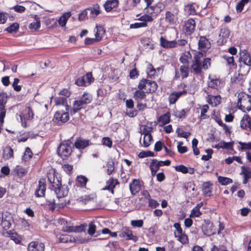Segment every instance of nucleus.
I'll return each mask as SVG.
<instances>
[{
	"label": "nucleus",
	"mask_w": 251,
	"mask_h": 251,
	"mask_svg": "<svg viewBox=\"0 0 251 251\" xmlns=\"http://www.w3.org/2000/svg\"><path fill=\"white\" fill-rule=\"evenodd\" d=\"M150 80L146 79H143L141 80L140 82L139 83L138 88H139V90H142L143 89L147 90V86L148 85V82H149Z\"/></svg>",
	"instance_id": "nucleus-53"
},
{
	"label": "nucleus",
	"mask_w": 251,
	"mask_h": 251,
	"mask_svg": "<svg viewBox=\"0 0 251 251\" xmlns=\"http://www.w3.org/2000/svg\"><path fill=\"white\" fill-rule=\"evenodd\" d=\"M32 156V152L30 149L28 147H26L25 151L22 156V159L23 161L26 162L30 160Z\"/></svg>",
	"instance_id": "nucleus-45"
},
{
	"label": "nucleus",
	"mask_w": 251,
	"mask_h": 251,
	"mask_svg": "<svg viewBox=\"0 0 251 251\" xmlns=\"http://www.w3.org/2000/svg\"><path fill=\"white\" fill-rule=\"evenodd\" d=\"M195 27V20L190 18L185 22L183 31L186 35H191L194 31Z\"/></svg>",
	"instance_id": "nucleus-9"
},
{
	"label": "nucleus",
	"mask_w": 251,
	"mask_h": 251,
	"mask_svg": "<svg viewBox=\"0 0 251 251\" xmlns=\"http://www.w3.org/2000/svg\"><path fill=\"white\" fill-rule=\"evenodd\" d=\"M240 60L245 65L249 67L251 66V54L247 50H244L241 52Z\"/></svg>",
	"instance_id": "nucleus-15"
},
{
	"label": "nucleus",
	"mask_w": 251,
	"mask_h": 251,
	"mask_svg": "<svg viewBox=\"0 0 251 251\" xmlns=\"http://www.w3.org/2000/svg\"><path fill=\"white\" fill-rule=\"evenodd\" d=\"M184 11L188 15H194L196 14V10L193 4H189L185 5Z\"/></svg>",
	"instance_id": "nucleus-43"
},
{
	"label": "nucleus",
	"mask_w": 251,
	"mask_h": 251,
	"mask_svg": "<svg viewBox=\"0 0 251 251\" xmlns=\"http://www.w3.org/2000/svg\"><path fill=\"white\" fill-rule=\"evenodd\" d=\"M46 189V184L44 179H40L38 182V187L35 191L36 197H42L45 196Z\"/></svg>",
	"instance_id": "nucleus-13"
},
{
	"label": "nucleus",
	"mask_w": 251,
	"mask_h": 251,
	"mask_svg": "<svg viewBox=\"0 0 251 251\" xmlns=\"http://www.w3.org/2000/svg\"><path fill=\"white\" fill-rule=\"evenodd\" d=\"M72 143L68 140L60 144L57 149V153L61 157H68L72 153Z\"/></svg>",
	"instance_id": "nucleus-5"
},
{
	"label": "nucleus",
	"mask_w": 251,
	"mask_h": 251,
	"mask_svg": "<svg viewBox=\"0 0 251 251\" xmlns=\"http://www.w3.org/2000/svg\"><path fill=\"white\" fill-rule=\"evenodd\" d=\"M210 58H203V54L201 52H198L194 56V59L191 66V71L194 75L201 76L202 70H206L211 65Z\"/></svg>",
	"instance_id": "nucleus-1"
},
{
	"label": "nucleus",
	"mask_w": 251,
	"mask_h": 251,
	"mask_svg": "<svg viewBox=\"0 0 251 251\" xmlns=\"http://www.w3.org/2000/svg\"><path fill=\"white\" fill-rule=\"evenodd\" d=\"M238 143L241 146V150H251V142L244 143L242 142H239Z\"/></svg>",
	"instance_id": "nucleus-64"
},
{
	"label": "nucleus",
	"mask_w": 251,
	"mask_h": 251,
	"mask_svg": "<svg viewBox=\"0 0 251 251\" xmlns=\"http://www.w3.org/2000/svg\"><path fill=\"white\" fill-rule=\"evenodd\" d=\"M92 200V198L90 195H85L79 197L77 200L79 202H81L82 203L85 204Z\"/></svg>",
	"instance_id": "nucleus-61"
},
{
	"label": "nucleus",
	"mask_w": 251,
	"mask_h": 251,
	"mask_svg": "<svg viewBox=\"0 0 251 251\" xmlns=\"http://www.w3.org/2000/svg\"><path fill=\"white\" fill-rule=\"evenodd\" d=\"M203 234L206 236H210L215 233V231L213 229L212 224H207L204 225L202 227Z\"/></svg>",
	"instance_id": "nucleus-33"
},
{
	"label": "nucleus",
	"mask_w": 251,
	"mask_h": 251,
	"mask_svg": "<svg viewBox=\"0 0 251 251\" xmlns=\"http://www.w3.org/2000/svg\"><path fill=\"white\" fill-rule=\"evenodd\" d=\"M186 91L185 90L173 92L171 93L169 97V101L171 104H174L177 100L178 98L182 95H185L186 94Z\"/></svg>",
	"instance_id": "nucleus-21"
},
{
	"label": "nucleus",
	"mask_w": 251,
	"mask_h": 251,
	"mask_svg": "<svg viewBox=\"0 0 251 251\" xmlns=\"http://www.w3.org/2000/svg\"><path fill=\"white\" fill-rule=\"evenodd\" d=\"M3 223L0 224V226L5 230L8 229L11 226L12 222H13L12 216L11 214H8V217H5Z\"/></svg>",
	"instance_id": "nucleus-34"
},
{
	"label": "nucleus",
	"mask_w": 251,
	"mask_h": 251,
	"mask_svg": "<svg viewBox=\"0 0 251 251\" xmlns=\"http://www.w3.org/2000/svg\"><path fill=\"white\" fill-rule=\"evenodd\" d=\"M163 3L159 2L155 5L150 6L148 9V13L153 16H156L159 14L164 8Z\"/></svg>",
	"instance_id": "nucleus-14"
},
{
	"label": "nucleus",
	"mask_w": 251,
	"mask_h": 251,
	"mask_svg": "<svg viewBox=\"0 0 251 251\" xmlns=\"http://www.w3.org/2000/svg\"><path fill=\"white\" fill-rule=\"evenodd\" d=\"M19 25L18 23H15L9 26L6 28V31L9 33L16 32L19 29Z\"/></svg>",
	"instance_id": "nucleus-58"
},
{
	"label": "nucleus",
	"mask_w": 251,
	"mask_h": 251,
	"mask_svg": "<svg viewBox=\"0 0 251 251\" xmlns=\"http://www.w3.org/2000/svg\"><path fill=\"white\" fill-rule=\"evenodd\" d=\"M129 189L131 193L134 195L139 192L141 189L139 181L136 179H133L129 184Z\"/></svg>",
	"instance_id": "nucleus-20"
},
{
	"label": "nucleus",
	"mask_w": 251,
	"mask_h": 251,
	"mask_svg": "<svg viewBox=\"0 0 251 251\" xmlns=\"http://www.w3.org/2000/svg\"><path fill=\"white\" fill-rule=\"evenodd\" d=\"M160 44L162 48L165 49L175 48L176 47V41H168L161 36L160 38Z\"/></svg>",
	"instance_id": "nucleus-18"
},
{
	"label": "nucleus",
	"mask_w": 251,
	"mask_h": 251,
	"mask_svg": "<svg viewBox=\"0 0 251 251\" xmlns=\"http://www.w3.org/2000/svg\"><path fill=\"white\" fill-rule=\"evenodd\" d=\"M88 179L83 176H79L77 177V184L81 187H85Z\"/></svg>",
	"instance_id": "nucleus-49"
},
{
	"label": "nucleus",
	"mask_w": 251,
	"mask_h": 251,
	"mask_svg": "<svg viewBox=\"0 0 251 251\" xmlns=\"http://www.w3.org/2000/svg\"><path fill=\"white\" fill-rule=\"evenodd\" d=\"M14 172L20 178L23 177L27 173V170L21 166H17L14 169Z\"/></svg>",
	"instance_id": "nucleus-36"
},
{
	"label": "nucleus",
	"mask_w": 251,
	"mask_h": 251,
	"mask_svg": "<svg viewBox=\"0 0 251 251\" xmlns=\"http://www.w3.org/2000/svg\"><path fill=\"white\" fill-rule=\"evenodd\" d=\"M28 251H44L45 244L39 241H31L27 247Z\"/></svg>",
	"instance_id": "nucleus-11"
},
{
	"label": "nucleus",
	"mask_w": 251,
	"mask_h": 251,
	"mask_svg": "<svg viewBox=\"0 0 251 251\" xmlns=\"http://www.w3.org/2000/svg\"><path fill=\"white\" fill-rule=\"evenodd\" d=\"M93 100L92 95L84 92L79 100H75L73 103V108L70 109V114L73 115L83 108L84 105L89 104Z\"/></svg>",
	"instance_id": "nucleus-3"
},
{
	"label": "nucleus",
	"mask_w": 251,
	"mask_h": 251,
	"mask_svg": "<svg viewBox=\"0 0 251 251\" xmlns=\"http://www.w3.org/2000/svg\"><path fill=\"white\" fill-rule=\"evenodd\" d=\"M221 99V98L219 95L213 96L211 95H208L207 97V101L209 104L216 106L220 103Z\"/></svg>",
	"instance_id": "nucleus-25"
},
{
	"label": "nucleus",
	"mask_w": 251,
	"mask_h": 251,
	"mask_svg": "<svg viewBox=\"0 0 251 251\" xmlns=\"http://www.w3.org/2000/svg\"><path fill=\"white\" fill-rule=\"evenodd\" d=\"M119 236L121 238H125L126 240H131L136 242L138 240L137 236L133 235L132 231L127 227L123 228Z\"/></svg>",
	"instance_id": "nucleus-10"
},
{
	"label": "nucleus",
	"mask_w": 251,
	"mask_h": 251,
	"mask_svg": "<svg viewBox=\"0 0 251 251\" xmlns=\"http://www.w3.org/2000/svg\"><path fill=\"white\" fill-rule=\"evenodd\" d=\"M158 121L161 123L162 125H166L170 122V114L167 112L161 116L158 119Z\"/></svg>",
	"instance_id": "nucleus-41"
},
{
	"label": "nucleus",
	"mask_w": 251,
	"mask_h": 251,
	"mask_svg": "<svg viewBox=\"0 0 251 251\" xmlns=\"http://www.w3.org/2000/svg\"><path fill=\"white\" fill-rule=\"evenodd\" d=\"M87 10L90 12V17L92 18L96 17L100 13V6L98 4H95L92 7L87 8Z\"/></svg>",
	"instance_id": "nucleus-26"
},
{
	"label": "nucleus",
	"mask_w": 251,
	"mask_h": 251,
	"mask_svg": "<svg viewBox=\"0 0 251 251\" xmlns=\"http://www.w3.org/2000/svg\"><path fill=\"white\" fill-rule=\"evenodd\" d=\"M157 84L154 81L150 80L148 82V88L147 89V93L154 92L157 89Z\"/></svg>",
	"instance_id": "nucleus-44"
},
{
	"label": "nucleus",
	"mask_w": 251,
	"mask_h": 251,
	"mask_svg": "<svg viewBox=\"0 0 251 251\" xmlns=\"http://www.w3.org/2000/svg\"><path fill=\"white\" fill-rule=\"evenodd\" d=\"M242 169L241 173L244 175L243 183L246 184L249 179L251 177V171L248 169H246L244 167H242Z\"/></svg>",
	"instance_id": "nucleus-40"
},
{
	"label": "nucleus",
	"mask_w": 251,
	"mask_h": 251,
	"mask_svg": "<svg viewBox=\"0 0 251 251\" xmlns=\"http://www.w3.org/2000/svg\"><path fill=\"white\" fill-rule=\"evenodd\" d=\"M119 182L118 180L113 178H110L107 182L106 186L102 189L104 190H108L111 191L112 193L114 192V188L116 185L118 184Z\"/></svg>",
	"instance_id": "nucleus-22"
},
{
	"label": "nucleus",
	"mask_w": 251,
	"mask_h": 251,
	"mask_svg": "<svg viewBox=\"0 0 251 251\" xmlns=\"http://www.w3.org/2000/svg\"><path fill=\"white\" fill-rule=\"evenodd\" d=\"M218 182L222 185H226L232 182V180L228 177L219 176L218 177Z\"/></svg>",
	"instance_id": "nucleus-47"
},
{
	"label": "nucleus",
	"mask_w": 251,
	"mask_h": 251,
	"mask_svg": "<svg viewBox=\"0 0 251 251\" xmlns=\"http://www.w3.org/2000/svg\"><path fill=\"white\" fill-rule=\"evenodd\" d=\"M101 142L102 145L107 147L108 148H111L112 147L113 142L112 140L108 137H103Z\"/></svg>",
	"instance_id": "nucleus-48"
},
{
	"label": "nucleus",
	"mask_w": 251,
	"mask_h": 251,
	"mask_svg": "<svg viewBox=\"0 0 251 251\" xmlns=\"http://www.w3.org/2000/svg\"><path fill=\"white\" fill-rule=\"evenodd\" d=\"M71 16V13L70 12L64 13L58 20L59 25L62 27L65 26Z\"/></svg>",
	"instance_id": "nucleus-31"
},
{
	"label": "nucleus",
	"mask_w": 251,
	"mask_h": 251,
	"mask_svg": "<svg viewBox=\"0 0 251 251\" xmlns=\"http://www.w3.org/2000/svg\"><path fill=\"white\" fill-rule=\"evenodd\" d=\"M13 157V151L9 147H6L3 151V157L5 159H9Z\"/></svg>",
	"instance_id": "nucleus-42"
},
{
	"label": "nucleus",
	"mask_w": 251,
	"mask_h": 251,
	"mask_svg": "<svg viewBox=\"0 0 251 251\" xmlns=\"http://www.w3.org/2000/svg\"><path fill=\"white\" fill-rule=\"evenodd\" d=\"M33 18L35 20V22L30 23L28 27L32 31H35L40 27V19L37 15H34Z\"/></svg>",
	"instance_id": "nucleus-27"
},
{
	"label": "nucleus",
	"mask_w": 251,
	"mask_h": 251,
	"mask_svg": "<svg viewBox=\"0 0 251 251\" xmlns=\"http://www.w3.org/2000/svg\"><path fill=\"white\" fill-rule=\"evenodd\" d=\"M240 126L245 129L249 128L251 130V118L248 115L243 117L240 122Z\"/></svg>",
	"instance_id": "nucleus-24"
},
{
	"label": "nucleus",
	"mask_w": 251,
	"mask_h": 251,
	"mask_svg": "<svg viewBox=\"0 0 251 251\" xmlns=\"http://www.w3.org/2000/svg\"><path fill=\"white\" fill-rule=\"evenodd\" d=\"M70 109H71L70 108ZM70 110L69 111H66V112L63 110L57 111L55 112L54 117L58 121H61L62 123H66L69 120V113Z\"/></svg>",
	"instance_id": "nucleus-12"
},
{
	"label": "nucleus",
	"mask_w": 251,
	"mask_h": 251,
	"mask_svg": "<svg viewBox=\"0 0 251 251\" xmlns=\"http://www.w3.org/2000/svg\"><path fill=\"white\" fill-rule=\"evenodd\" d=\"M223 58L225 60L226 63L229 66H234V60L233 56L225 55L223 56Z\"/></svg>",
	"instance_id": "nucleus-59"
},
{
	"label": "nucleus",
	"mask_w": 251,
	"mask_h": 251,
	"mask_svg": "<svg viewBox=\"0 0 251 251\" xmlns=\"http://www.w3.org/2000/svg\"><path fill=\"white\" fill-rule=\"evenodd\" d=\"M177 238V240L179 241L182 244H186L188 243V239L187 236L183 232L181 234L176 235V236H175Z\"/></svg>",
	"instance_id": "nucleus-46"
},
{
	"label": "nucleus",
	"mask_w": 251,
	"mask_h": 251,
	"mask_svg": "<svg viewBox=\"0 0 251 251\" xmlns=\"http://www.w3.org/2000/svg\"><path fill=\"white\" fill-rule=\"evenodd\" d=\"M152 137L151 134H147L143 136V143H142L141 139L140 140V144L142 146L145 148L148 147L152 141Z\"/></svg>",
	"instance_id": "nucleus-35"
},
{
	"label": "nucleus",
	"mask_w": 251,
	"mask_h": 251,
	"mask_svg": "<svg viewBox=\"0 0 251 251\" xmlns=\"http://www.w3.org/2000/svg\"><path fill=\"white\" fill-rule=\"evenodd\" d=\"M209 81L208 82V87L216 90H218L221 88L222 83L221 80L219 78H214L210 76L209 77Z\"/></svg>",
	"instance_id": "nucleus-19"
},
{
	"label": "nucleus",
	"mask_w": 251,
	"mask_h": 251,
	"mask_svg": "<svg viewBox=\"0 0 251 251\" xmlns=\"http://www.w3.org/2000/svg\"><path fill=\"white\" fill-rule=\"evenodd\" d=\"M86 226V225H81L79 226H76L75 227H70L68 230L69 232H82L85 230V227Z\"/></svg>",
	"instance_id": "nucleus-50"
},
{
	"label": "nucleus",
	"mask_w": 251,
	"mask_h": 251,
	"mask_svg": "<svg viewBox=\"0 0 251 251\" xmlns=\"http://www.w3.org/2000/svg\"><path fill=\"white\" fill-rule=\"evenodd\" d=\"M230 35V31L226 28L224 27L221 29L219 34V39L218 42L219 44H224L227 41V39L228 38Z\"/></svg>",
	"instance_id": "nucleus-17"
},
{
	"label": "nucleus",
	"mask_w": 251,
	"mask_h": 251,
	"mask_svg": "<svg viewBox=\"0 0 251 251\" xmlns=\"http://www.w3.org/2000/svg\"><path fill=\"white\" fill-rule=\"evenodd\" d=\"M200 206H195L191 211L190 217H199L201 215V213L200 210Z\"/></svg>",
	"instance_id": "nucleus-51"
},
{
	"label": "nucleus",
	"mask_w": 251,
	"mask_h": 251,
	"mask_svg": "<svg viewBox=\"0 0 251 251\" xmlns=\"http://www.w3.org/2000/svg\"><path fill=\"white\" fill-rule=\"evenodd\" d=\"M33 116L34 112L32 108L30 106L25 107L23 113L19 115L22 126L25 127L26 126L25 120H31Z\"/></svg>",
	"instance_id": "nucleus-6"
},
{
	"label": "nucleus",
	"mask_w": 251,
	"mask_h": 251,
	"mask_svg": "<svg viewBox=\"0 0 251 251\" xmlns=\"http://www.w3.org/2000/svg\"><path fill=\"white\" fill-rule=\"evenodd\" d=\"M48 178V180L54 189L58 199L67 196L69 191L67 185H62L61 181L57 177L55 176L54 174H49Z\"/></svg>",
	"instance_id": "nucleus-2"
},
{
	"label": "nucleus",
	"mask_w": 251,
	"mask_h": 251,
	"mask_svg": "<svg viewBox=\"0 0 251 251\" xmlns=\"http://www.w3.org/2000/svg\"><path fill=\"white\" fill-rule=\"evenodd\" d=\"M97 31L95 33V37L97 41H100L105 33V30L101 26L96 25Z\"/></svg>",
	"instance_id": "nucleus-39"
},
{
	"label": "nucleus",
	"mask_w": 251,
	"mask_h": 251,
	"mask_svg": "<svg viewBox=\"0 0 251 251\" xmlns=\"http://www.w3.org/2000/svg\"><path fill=\"white\" fill-rule=\"evenodd\" d=\"M238 106L244 112L250 111L251 110V97L244 93H239Z\"/></svg>",
	"instance_id": "nucleus-4"
},
{
	"label": "nucleus",
	"mask_w": 251,
	"mask_h": 251,
	"mask_svg": "<svg viewBox=\"0 0 251 251\" xmlns=\"http://www.w3.org/2000/svg\"><path fill=\"white\" fill-rule=\"evenodd\" d=\"M202 191L204 195L207 196H210L211 193V191L210 188V184L209 182H206L203 184L202 186Z\"/></svg>",
	"instance_id": "nucleus-55"
},
{
	"label": "nucleus",
	"mask_w": 251,
	"mask_h": 251,
	"mask_svg": "<svg viewBox=\"0 0 251 251\" xmlns=\"http://www.w3.org/2000/svg\"><path fill=\"white\" fill-rule=\"evenodd\" d=\"M89 140L79 138L75 142V146L78 149H84L89 145Z\"/></svg>",
	"instance_id": "nucleus-23"
},
{
	"label": "nucleus",
	"mask_w": 251,
	"mask_h": 251,
	"mask_svg": "<svg viewBox=\"0 0 251 251\" xmlns=\"http://www.w3.org/2000/svg\"><path fill=\"white\" fill-rule=\"evenodd\" d=\"M199 49L202 51H207L211 46L209 40L204 36H201L198 42Z\"/></svg>",
	"instance_id": "nucleus-16"
},
{
	"label": "nucleus",
	"mask_w": 251,
	"mask_h": 251,
	"mask_svg": "<svg viewBox=\"0 0 251 251\" xmlns=\"http://www.w3.org/2000/svg\"><path fill=\"white\" fill-rule=\"evenodd\" d=\"M192 57L190 51H185L180 56L179 58L180 62L182 64H189V59Z\"/></svg>",
	"instance_id": "nucleus-38"
},
{
	"label": "nucleus",
	"mask_w": 251,
	"mask_h": 251,
	"mask_svg": "<svg viewBox=\"0 0 251 251\" xmlns=\"http://www.w3.org/2000/svg\"><path fill=\"white\" fill-rule=\"evenodd\" d=\"M54 102L56 105H64L66 110L69 111L70 107L67 104V99L63 97H56L54 99Z\"/></svg>",
	"instance_id": "nucleus-29"
},
{
	"label": "nucleus",
	"mask_w": 251,
	"mask_h": 251,
	"mask_svg": "<svg viewBox=\"0 0 251 251\" xmlns=\"http://www.w3.org/2000/svg\"><path fill=\"white\" fill-rule=\"evenodd\" d=\"M9 235L10 239L14 241L15 243L19 244L21 242V238L17 233L13 232L9 233Z\"/></svg>",
	"instance_id": "nucleus-60"
},
{
	"label": "nucleus",
	"mask_w": 251,
	"mask_h": 251,
	"mask_svg": "<svg viewBox=\"0 0 251 251\" xmlns=\"http://www.w3.org/2000/svg\"><path fill=\"white\" fill-rule=\"evenodd\" d=\"M190 71L189 64H182L180 66L179 71L176 69L175 78L177 79L181 76L182 79L186 78L189 76V73Z\"/></svg>",
	"instance_id": "nucleus-8"
},
{
	"label": "nucleus",
	"mask_w": 251,
	"mask_h": 251,
	"mask_svg": "<svg viewBox=\"0 0 251 251\" xmlns=\"http://www.w3.org/2000/svg\"><path fill=\"white\" fill-rule=\"evenodd\" d=\"M221 147L223 149L232 150L233 142H226L224 141H220Z\"/></svg>",
	"instance_id": "nucleus-52"
},
{
	"label": "nucleus",
	"mask_w": 251,
	"mask_h": 251,
	"mask_svg": "<svg viewBox=\"0 0 251 251\" xmlns=\"http://www.w3.org/2000/svg\"><path fill=\"white\" fill-rule=\"evenodd\" d=\"M160 167V166L159 165L158 161H157L156 159L152 160L150 166L152 176H154L156 175V173Z\"/></svg>",
	"instance_id": "nucleus-37"
},
{
	"label": "nucleus",
	"mask_w": 251,
	"mask_h": 251,
	"mask_svg": "<svg viewBox=\"0 0 251 251\" xmlns=\"http://www.w3.org/2000/svg\"><path fill=\"white\" fill-rule=\"evenodd\" d=\"M175 168L176 171L181 172L183 174H186L188 172V169L183 165L176 166Z\"/></svg>",
	"instance_id": "nucleus-62"
},
{
	"label": "nucleus",
	"mask_w": 251,
	"mask_h": 251,
	"mask_svg": "<svg viewBox=\"0 0 251 251\" xmlns=\"http://www.w3.org/2000/svg\"><path fill=\"white\" fill-rule=\"evenodd\" d=\"M94 80L92 73H88L83 76L78 78L75 83L79 86H87L93 82Z\"/></svg>",
	"instance_id": "nucleus-7"
},
{
	"label": "nucleus",
	"mask_w": 251,
	"mask_h": 251,
	"mask_svg": "<svg viewBox=\"0 0 251 251\" xmlns=\"http://www.w3.org/2000/svg\"><path fill=\"white\" fill-rule=\"evenodd\" d=\"M175 16L170 11H167L166 13L165 20L169 23H173L174 22Z\"/></svg>",
	"instance_id": "nucleus-56"
},
{
	"label": "nucleus",
	"mask_w": 251,
	"mask_h": 251,
	"mask_svg": "<svg viewBox=\"0 0 251 251\" xmlns=\"http://www.w3.org/2000/svg\"><path fill=\"white\" fill-rule=\"evenodd\" d=\"M208 108L209 106L207 104L204 105L202 107L201 112V119H205L208 117V116L205 114V113L207 112Z\"/></svg>",
	"instance_id": "nucleus-57"
},
{
	"label": "nucleus",
	"mask_w": 251,
	"mask_h": 251,
	"mask_svg": "<svg viewBox=\"0 0 251 251\" xmlns=\"http://www.w3.org/2000/svg\"><path fill=\"white\" fill-rule=\"evenodd\" d=\"M47 205L49 206L50 209L51 211H53L55 208V205L58 204L60 207H63L65 205H66V202H61V203H56L55 200L53 199H47Z\"/></svg>",
	"instance_id": "nucleus-32"
},
{
	"label": "nucleus",
	"mask_w": 251,
	"mask_h": 251,
	"mask_svg": "<svg viewBox=\"0 0 251 251\" xmlns=\"http://www.w3.org/2000/svg\"><path fill=\"white\" fill-rule=\"evenodd\" d=\"M107 173L108 175H111L115 170V165L113 162H109L106 165Z\"/></svg>",
	"instance_id": "nucleus-63"
},
{
	"label": "nucleus",
	"mask_w": 251,
	"mask_h": 251,
	"mask_svg": "<svg viewBox=\"0 0 251 251\" xmlns=\"http://www.w3.org/2000/svg\"><path fill=\"white\" fill-rule=\"evenodd\" d=\"M133 98L137 102L145 100L146 99V92L142 90H137L133 94Z\"/></svg>",
	"instance_id": "nucleus-28"
},
{
	"label": "nucleus",
	"mask_w": 251,
	"mask_h": 251,
	"mask_svg": "<svg viewBox=\"0 0 251 251\" xmlns=\"http://www.w3.org/2000/svg\"><path fill=\"white\" fill-rule=\"evenodd\" d=\"M118 4V0H108L104 4V7L107 12H109L113 8L116 7Z\"/></svg>",
	"instance_id": "nucleus-30"
},
{
	"label": "nucleus",
	"mask_w": 251,
	"mask_h": 251,
	"mask_svg": "<svg viewBox=\"0 0 251 251\" xmlns=\"http://www.w3.org/2000/svg\"><path fill=\"white\" fill-rule=\"evenodd\" d=\"M7 94L4 93H0V109L4 108V105L7 102Z\"/></svg>",
	"instance_id": "nucleus-54"
}]
</instances>
